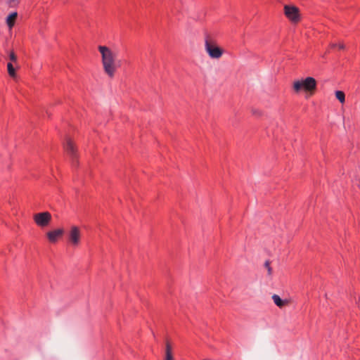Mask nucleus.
I'll return each instance as SVG.
<instances>
[{
	"instance_id": "nucleus-1",
	"label": "nucleus",
	"mask_w": 360,
	"mask_h": 360,
	"mask_svg": "<svg viewBox=\"0 0 360 360\" xmlns=\"http://www.w3.org/2000/svg\"><path fill=\"white\" fill-rule=\"evenodd\" d=\"M98 50L101 54V61L103 70L110 79H113L120 67V63L117 59V53L110 47L100 45Z\"/></svg>"
},
{
	"instance_id": "nucleus-2",
	"label": "nucleus",
	"mask_w": 360,
	"mask_h": 360,
	"mask_svg": "<svg viewBox=\"0 0 360 360\" xmlns=\"http://www.w3.org/2000/svg\"><path fill=\"white\" fill-rule=\"evenodd\" d=\"M291 89L294 94L303 96L304 98L309 99L316 92L317 81L310 76L300 77L292 81Z\"/></svg>"
},
{
	"instance_id": "nucleus-3",
	"label": "nucleus",
	"mask_w": 360,
	"mask_h": 360,
	"mask_svg": "<svg viewBox=\"0 0 360 360\" xmlns=\"http://www.w3.org/2000/svg\"><path fill=\"white\" fill-rule=\"evenodd\" d=\"M82 233L81 229L76 225L70 227L68 233V242L72 248H78L82 242Z\"/></svg>"
},
{
	"instance_id": "nucleus-4",
	"label": "nucleus",
	"mask_w": 360,
	"mask_h": 360,
	"mask_svg": "<svg viewBox=\"0 0 360 360\" xmlns=\"http://www.w3.org/2000/svg\"><path fill=\"white\" fill-rule=\"evenodd\" d=\"M32 219L37 226L44 229L51 224L52 215L49 212L45 211L33 214Z\"/></svg>"
},
{
	"instance_id": "nucleus-5",
	"label": "nucleus",
	"mask_w": 360,
	"mask_h": 360,
	"mask_svg": "<svg viewBox=\"0 0 360 360\" xmlns=\"http://www.w3.org/2000/svg\"><path fill=\"white\" fill-rule=\"evenodd\" d=\"M283 11L285 17L292 22L297 23L301 20L299 8L293 5H285Z\"/></svg>"
},
{
	"instance_id": "nucleus-6",
	"label": "nucleus",
	"mask_w": 360,
	"mask_h": 360,
	"mask_svg": "<svg viewBox=\"0 0 360 360\" xmlns=\"http://www.w3.org/2000/svg\"><path fill=\"white\" fill-rule=\"evenodd\" d=\"M205 49L211 58L218 59L221 58L224 53L223 49L219 47L214 42L208 40L205 41Z\"/></svg>"
},
{
	"instance_id": "nucleus-7",
	"label": "nucleus",
	"mask_w": 360,
	"mask_h": 360,
	"mask_svg": "<svg viewBox=\"0 0 360 360\" xmlns=\"http://www.w3.org/2000/svg\"><path fill=\"white\" fill-rule=\"evenodd\" d=\"M65 234V229L63 227H58L51 229L46 233V237L51 244L58 243Z\"/></svg>"
},
{
	"instance_id": "nucleus-8",
	"label": "nucleus",
	"mask_w": 360,
	"mask_h": 360,
	"mask_svg": "<svg viewBox=\"0 0 360 360\" xmlns=\"http://www.w3.org/2000/svg\"><path fill=\"white\" fill-rule=\"evenodd\" d=\"M65 151L72 156H75L77 153V148L72 139L68 138L64 144Z\"/></svg>"
},
{
	"instance_id": "nucleus-9",
	"label": "nucleus",
	"mask_w": 360,
	"mask_h": 360,
	"mask_svg": "<svg viewBox=\"0 0 360 360\" xmlns=\"http://www.w3.org/2000/svg\"><path fill=\"white\" fill-rule=\"evenodd\" d=\"M272 300L274 304L279 308H282L289 304L290 302L288 300H283L279 295L274 294L272 295Z\"/></svg>"
},
{
	"instance_id": "nucleus-10",
	"label": "nucleus",
	"mask_w": 360,
	"mask_h": 360,
	"mask_svg": "<svg viewBox=\"0 0 360 360\" xmlns=\"http://www.w3.org/2000/svg\"><path fill=\"white\" fill-rule=\"evenodd\" d=\"M17 17H18V13L15 11L11 13L7 16V18L6 19V22L10 30H11L13 27V26L15 25Z\"/></svg>"
},
{
	"instance_id": "nucleus-11",
	"label": "nucleus",
	"mask_w": 360,
	"mask_h": 360,
	"mask_svg": "<svg viewBox=\"0 0 360 360\" xmlns=\"http://www.w3.org/2000/svg\"><path fill=\"white\" fill-rule=\"evenodd\" d=\"M164 360H176L173 353L172 345L169 342L166 343Z\"/></svg>"
},
{
	"instance_id": "nucleus-12",
	"label": "nucleus",
	"mask_w": 360,
	"mask_h": 360,
	"mask_svg": "<svg viewBox=\"0 0 360 360\" xmlns=\"http://www.w3.org/2000/svg\"><path fill=\"white\" fill-rule=\"evenodd\" d=\"M7 71L11 78L15 79L17 77L16 69L14 68L12 63H7Z\"/></svg>"
},
{
	"instance_id": "nucleus-13",
	"label": "nucleus",
	"mask_w": 360,
	"mask_h": 360,
	"mask_svg": "<svg viewBox=\"0 0 360 360\" xmlns=\"http://www.w3.org/2000/svg\"><path fill=\"white\" fill-rule=\"evenodd\" d=\"M336 98L340 101L341 104H344L345 102V94L342 91H336L335 92Z\"/></svg>"
},
{
	"instance_id": "nucleus-14",
	"label": "nucleus",
	"mask_w": 360,
	"mask_h": 360,
	"mask_svg": "<svg viewBox=\"0 0 360 360\" xmlns=\"http://www.w3.org/2000/svg\"><path fill=\"white\" fill-rule=\"evenodd\" d=\"M330 48H338L340 50H343L345 49V46L343 42L338 43H332L330 44Z\"/></svg>"
},
{
	"instance_id": "nucleus-15",
	"label": "nucleus",
	"mask_w": 360,
	"mask_h": 360,
	"mask_svg": "<svg viewBox=\"0 0 360 360\" xmlns=\"http://www.w3.org/2000/svg\"><path fill=\"white\" fill-rule=\"evenodd\" d=\"M9 59L11 62L16 63L17 62V56L15 53L12 51L9 53Z\"/></svg>"
},
{
	"instance_id": "nucleus-16",
	"label": "nucleus",
	"mask_w": 360,
	"mask_h": 360,
	"mask_svg": "<svg viewBox=\"0 0 360 360\" xmlns=\"http://www.w3.org/2000/svg\"><path fill=\"white\" fill-rule=\"evenodd\" d=\"M264 266L267 269L269 275H271L272 269H271V267L270 266V262L269 261H266L265 263H264Z\"/></svg>"
},
{
	"instance_id": "nucleus-17",
	"label": "nucleus",
	"mask_w": 360,
	"mask_h": 360,
	"mask_svg": "<svg viewBox=\"0 0 360 360\" xmlns=\"http://www.w3.org/2000/svg\"><path fill=\"white\" fill-rule=\"evenodd\" d=\"M20 2V0H9L10 4H17Z\"/></svg>"
}]
</instances>
